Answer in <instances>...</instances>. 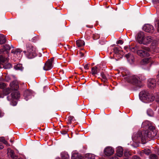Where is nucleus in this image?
Returning a JSON list of instances; mask_svg holds the SVG:
<instances>
[{
    "label": "nucleus",
    "mask_w": 159,
    "mask_h": 159,
    "mask_svg": "<svg viewBox=\"0 0 159 159\" xmlns=\"http://www.w3.org/2000/svg\"><path fill=\"white\" fill-rule=\"evenodd\" d=\"M2 142H3V143L6 144L7 146H9V145L7 142L4 140V138H3V140L2 141Z\"/></svg>",
    "instance_id": "obj_43"
},
{
    "label": "nucleus",
    "mask_w": 159,
    "mask_h": 159,
    "mask_svg": "<svg viewBox=\"0 0 159 159\" xmlns=\"http://www.w3.org/2000/svg\"><path fill=\"white\" fill-rule=\"evenodd\" d=\"M123 149L121 147H118L116 149V152L117 155L120 157L123 154Z\"/></svg>",
    "instance_id": "obj_15"
},
{
    "label": "nucleus",
    "mask_w": 159,
    "mask_h": 159,
    "mask_svg": "<svg viewBox=\"0 0 159 159\" xmlns=\"http://www.w3.org/2000/svg\"><path fill=\"white\" fill-rule=\"evenodd\" d=\"M80 54L81 57H83L84 54L81 52H80Z\"/></svg>",
    "instance_id": "obj_56"
},
{
    "label": "nucleus",
    "mask_w": 159,
    "mask_h": 159,
    "mask_svg": "<svg viewBox=\"0 0 159 159\" xmlns=\"http://www.w3.org/2000/svg\"><path fill=\"white\" fill-rule=\"evenodd\" d=\"M74 117L73 116H69L68 117V122L67 124H70L72 123V121L73 120Z\"/></svg>",
    "instance_id": "obj_31"
},
{
    "label": "nucleus",
    "mask_w": 159,
    "mask_h": 159,
    "mask_svg": "<svg viewBox=\"0 0 159 159\" xmlns=\"http://www.w3.org/2000/svg\"><path fill=\"white\" fill-rule=\"evenodd\" d=\"M21 52L20 49H17L14 51H11V53H13L15 56H17V57H19L20 55V53Z\"/></svg>",
    "instance_id": "obj_17"
},
{
    "label": "nucleus",
    "mask_w": 159,
    "mask_h": 159,
    "mask_svg": "<svg viewBox=\"0 0 159 159\" xmlns=\"http://www.w3.org/2000/svg\"><path fill=\"white\" fill-rule=\"evenodd\" d=\"M124 78L128 82L137 87L140 88L143 85V84L138 79H140V77H138L137 75L129 74L125 75Z\"/></svg>",
    "instance_id": "obj_2"
},
{
    "label": "nucleus",
    "mask_w": 159,
    "mask_h": 159,
    "mask_svg": "<svg viewBox=\"0 0 159 159\" xmlns=\"http://www.w3.org/2000/svg\"><path fill=\"white\" fill-rule=\"evenodd\" d=\"M155 26L157 28V31L159 32V20H157L155 22Z\"/></svg>",
    "instance_id": "obj_32"
},
{
    "label": "nucleus",
    "mask_w": 159,
    "mask_h": 159,
    "mask_svg": "<svg viewBox=\"0 0 159 159\" xmlns=\"http://www.w3.org/2000/svg\"><path fill=\"white\" fill-rule=\"evenodd\" d=\"M152 2L154 4L159 3V0H152Z\"/></svg>",
    "instance_id": "obj_49"
},
{
    "label": "nucleus",
    "mask_w": 159,
    "mask_h": 159,
    "mask_svg": "<svg viewBox=\"0 0 159 159\" xmlns=\"http://www.w3.org/2000/svg\"><path fill=\"white\" fill-rule=\"evenodd\" d=\"M125 57L126 58L128 59L130 57H132V55L129 53L125 55Z\"/></svg>",
    "instance_id": "obj_42"
},
{
    "label": "nucleus",
    "mask_w": 159,
    "mask_h": 159,
    "mask_svg": "<svg viewBox=\"0 0 159 159\" xmlns=\"http://www.w3.org/2000/svg\"><path fill=\"white\" fill-rule=\"evenodd\" d=\"M80 159L82 158V157L81 156H80Z\"/></svg>",
    "instance_id": "obj_61"
},
{
    "label": "nucleus",
    "mask_w": 159,
    "mask_h": 159,
    "mask_svg": "<svg viewBox=\"0 0 159 159\" xmlns=\"http://www.w3.org/2000/svg\"><path fill=\"white\" fill-rule=\"evenodd\" d=\"M113 51L115 53H119L120 50L119 49V48L118 47H116L114 48Z\"/></svg>",
    "instance_id": "obj_38"
},
{
    "label": "nucleus",
    "mask_w": 159,
    "mask_h": 159,
    "mask_svg": "<svg viewBox=\"0 0 159 159\" xmlns=\"http://www.w3.org/2000/svg\"><path fill=\"white\" fill-rule=\"evenodd\" d=\"M149 158L150 159H158V157L155 154H152L150 155Z\"/></svg>",
    "instance_id": "obj_29"
},
{
    "label": "nucleus",
    "mask_w": 159,
    "mask_h": 159,
    "mask_svg": "<svg viewBox=\"0 0 159 159\" xmlns=\"http://www.w3.org/2000/svg\"><path fill=\"white\" fill-rule=\"evenodd\" d=\"M8 153H9V155H10L11 157L13 159H16V157H15L14 153L13 151L12 150H10V152H9V150H8ZM18 159H23L22 158H19Z\"/></svg>",
    "instance_id": "obj_21"
},
{
    "label": "nucleus",
    "mask_w": 159,
    "mask_h": 159,
    "mask_svg": "<svg viewBox=\"0 0 159 159\" xmlns=\"http://www.w3.org/2000/svg\"><path fill=\"white\" fill-rule=\"evenodd\" d=\"M99 43L101 45H103L105 43V40H104L103 41H100L99 42Z\"/></svg>",
    "instance_id": "obj_52"
},
{
    "label": "nucleus",
    "mask_w": 159,
    "mask_h": 159,
    "mask_svg": "<svg viewBox=\"0 0 159 159\" xmlns=\"http://www.w3.org/2000/svg\"><path fill=\"white\" fill-rule=\"evenodd\" d=\"M157 98H156V101L157 102H158V103L159 104V95H158L157 96Z\"/></svg>",
    "instance_id": "obj_55"
},
{
    "label": "nucleus",
    "mask_w": 159,
    "mask_h": 159,
    "mask_svg": "<svg viewBox=\"0 0 159 159\" xmlns=\"http://www.w3.org/2000/svg\"><path fill=\"white\" fill-rule=\"evenodd\" d=\"M114 152V149L110 147L106 148L104 150V152L105 155L107 156H110L113 154Z\"/></svg>",
    "instance_id": "obj_9"
},
{
    "label": "nucleus",
    "mask_w": 159,
    "mask_h": 159,
    "mask_svg": "<svg viewBox=\"0 0 159 159\" xmlns=\"http://www.w3.org/2000/svg\"><path fill=\"white\" fill-rule=\"evenodd\" d=\"M3 137H0V142H2L3 140Z\"/></svg>",
    "instance_id": "obj_57"
},
{
    "label": "nucleus",
    "mask_w": 159,
    "mask_h": 159,
    "mask_svg": "<svg viewBox=\"0 0 159 159\" xmlns=\"http://www.w3.org/2000/svg\"><path fill=\"white\" fill-rule=\"evenodd\" d=\"M150 129L145 131H143V134L145 140H146L148 138L152 139L157 134V132L155 129L154 126H150Z\"/></svg>",
    "instance_id": "obj_4"
},
{
    "label": "nucleus",
    "mask_w": 159,
    "mask_h": 159,
    "mask_svg": "<svg viewBox=\"0 0 159 159\" xmlns=\"http://www.w3.org/2000/svg\"><path fill=\"white\" fill-rule=\"evenodd\" d=\"M101 75L102 78V80L103 81H105L107 80V78L106 76L105 75V74L104 73H101Z\"/></svg>",
    "instance_id": "obj_36"
},
{
    "label": "nucleus",
    "mask_w": 159,
    "mask_h": 159,
    "mask_svg": "<svg viewBox=\"0 0 159 159\" xmlns=\"http://www.w3.org/2000/svg\"><path fill=\"white\" fill-rule=\"evenodd\" d=\"M10 85L11 86V89H15V88L14 87L15 86V84L14 82H13L12 83H11L10 84Z\"/></svg>",
    "instance_id": "obj_41"
},
{
    "label": "nucleus",
    "mask_w": 159,
    "mask_h": 159,
    "mask_svg": "<svg viewBox=\"0 0 159 159\" xmlns=\"http://www.w3.org/2000/svg\"><path fill=\"white\" fill-rule=\"evenodd\" d=\"M3 49L4 50H3V51H7V52L8 51L10 50L11 48L9 45L6 44L3 46Z\"/></svg>",
    "instance_id": "obj_25"
},
{
    "label": "nucleus",
    "mask_w": 159,
    "mask_h": 159,
    "mask_svg": "<svg viewBox=\"0 0 159 159\" xmlns=\"http://www.w3.org/2000/svg\"><path fill=\"white\" fill-rule=\"evenodd\" d=\"M67 131L66 130H62L61 131L62 134L64 135L67 134Z\"/></svg>",
    "instance_id": "obj_46"
},
{
    "label": "nucleus",
    "mask_w": 159,
    "mask_h": 159,
    "mask_svg": "<svg viewBox=\"0 0 159 159\" xmlns=\"http://www.w3.org/2000/svg\"><path fill=\"white\" fill-rule=\"evenodd\" d=\"M144 37V34L143 33H140L138 34L137 39L139 43L142 44L141 42H143Z\"/></svg>",
    "instance_id": "obj_16"
},
{
    "label": "nucleus",
    "mask_w": 159,
    "mask_h": 159,
    "mask_svg": "<svg viewBox=\"0 0 159 159\" xmlns=\"http://www.w3.org/2000/svg\"><path fill=\"white\" fill-rule=\"evenodd\" d=\"M155 98V97L152 94L149 93L146 102H147L152 101L154 100Z\"/></svg>",
    "instance_id": "obj_20"
},
{
    "label": "nucleus",
    "mask_w": 159,
    "mask_h": 159,
    "mask_svg": "<svg viewBox=\"0 0 159 159\" xmlns=\"http://www.w3.org/2000/svg\"><path fill=\"white\" fill-rule=\"evenodd\" d=\"M149 93L145 91H141L139 94L140 99L144 102H147V100Z\"/></svg>",
    "instance_id": "obj_8"
},
{
    "label": "nucleus",
    "mask_w": 159,
    "mask_h": 159,
    "mask_svg": "<svg viewBox=\"0 0 159 159\" xmlns=\"http://www.w3.org/2000/svg\"><path fill=\"white\" fill-rule=\"evenodd\" d=\"M138 77H140V79H138L143 84V83L142 82V81L144 80H145V78L144 76L142 75H139Z\"/></svg>",
    "instance_id": "obj_35"
},
{
    "label": "nucleus",
    "mask_w": 159,
    "mask_h": 159,
    "mask_svg": "<svg viewBox=\"0 0 159 159\" xmlns=\"http://www.w3.org/2000/svg\"><path fill=\"white\" fill-rule=\"evenodd\" d=\"M132 139L133 141L135 143L139 142L141 140L142 143L144 144L147 142L144 138L143 131H139L134 133L132 136Z\"/></svg>",
    "instance_id": "obj_3"
},
{
    "label": "nucleus",
    "mask_w": 159,
    "mask_h": 159,
    "mask_svg": "<svg viewBox=\"0 0 159 159\" xmlns=\"http://www.w3.org/2000/svg\"><path fill=\"white\" fill-rule=\"evenodd\" d=\"M98 72L97 67L94 66L92 68L91 73L93 75H96Z\"/></svg>",
    "instance_id": "obj_22"
},
{
    "label": "nucleus",
    "mask_w": 159,
    "mask_h": 159,
    "mask_svg": "<svg viewBox=\"0 0 159 159\" xmlns=\"http://www.w3.org/2000/svg\"><path fill=\"white\" fill-rule=\"evenodd\" d=\"M157 80H158L157 82H158V83L159 84V71L158 72V74L157 75Z\"/></svg>",
    "instance_id": "obj_54"
},
{
    "label": "nucleus",
    "mask_w": 159,
    "mask_h": 159,
    "mask_svg": "<svg viewBox=\"0 0 159 159\" xmlns=\"http://www.w3.org/2000/svg\"><path fill=\"white\" fill-rule=\"evenodd\" d=\"M26 48L27 50L26 55L29 58H32L36 55V49L31 44L27 43L26 44Z\"/></svg>",
    "instance_id": "obj_5"
},
{
    "label": "nucleus",
    "mask_w": 159,
    "mask_h": 159,
    "mask_svg": "<svg viewBox=\"0 0 159 159\" xmlns=\"http://www.w3.org/2000/svg\"><path fill=\"white\" fill-rule=\"evenodd\" d=\"M15 68L16 70H22L23 69L22 65L21 64H19L15 66L14 67Z\"/></svg>",
    "instance_id": "obj_27"
},
{
    "label": "nucleus",
    "mask_w": 159,
    "mask_h": 159,
    "mask_svg": "<svg viewBox=\"0 0 159 159\" xmlns=\"http://www.w3.org/2000/svg\"><path fill=\"white\" fill-rule=\"evenodd\" d=\"M148 115L150 116H153V112L151 109H148L147 111Z\"/></svg>",
    "instance_id": "obj_30"
},
{
    "label": "nucleus",
    "mask_w": 159,
    "mask_h": 159,
    "mask_svg": "<svg viewBox=\"0 0 159 159\" xmlns=\"http://www.w3.org/2000/svg\"><path fill=\"white\" fill-rule=\"evenodd\" d=\"M11 99L10 98V97H7V98L9 101L11 100H13L14 99H17L20 97L19 93L17 91H16L12 93L11 94Z\"/></svg>",
    "instance_id": "obj_11"
},
{
    "label": "nucleus",
    "mask_w": 159,
    "mask_h": 159,
    "mask_svg": "<svg viewBox=\"0 0 159 159\" xmlns=\"http://www.w3.org/2000/svg\"><path fill=\"white\" fill-rule=\"evenodd\" d=\"M111 159H118V158L116 157H113Z\"/></svg>",
    "instance_id": "obj_60"
},
{
    "label": "nucleus",
    "mask_w": 159,
    "mask_h": 159,
    "mask_svg": "<svg viewBox=\"0 0 159 159\" xmlns=\"http://www.w3.org/2000/svg\"><path fill=\"white\" fill-rule=\"evenodd\" d=\"M143 29L145 32L150 33H153L155 31L154 27L149 24H145Z\"/></svg>",
    "instance_id": "obj_7"
},
{
    "label": "nucleus",
    "mask_w": 159,
    "mask_h": 159,
    "mask_svg": "<svg viewBox=\"0 0 159 159\" xmlns=\"http://www.w3.org/2000/svg\"><path fill=\"white\" fill-rule=\"evenodd\" d=\"M53 57L48 60L44 65L43 67V70H48L51 69L53 67Z\"/></svg>",
    "instance_id": "obj_6"
},
{
    "label": "nucleus",
    "mask_w": 159,
    "mask_h": 159,
    "mask_svg": "<svg viewBox=\"0 0 159 159\" xmlns=\"http://www.w3.org/2000/svg\"><path fill=\"white\" fill-rule=\"evenodd\" d=\"M152 40V39L151 37L150 36H147L145 37H144L143 42H141V43H142V44H147L151 42Z\"/></svg>",
    "instance_id": "obj_13"
},
{
    "label": "nucleus",
    "mask_w": 159,
    "mask_h": 159,
    "mask_svg": "<svg viewBox=\"0 0 159 159\" xmlns=\"http://www.w3.org/2000/svg\"><path fill=\"white\" fill-rule=\"evenodd\" d=\"M85 157L87 158L91 159H94L95 158L94 155L91 153H87L86 154Z\"/></svg>",
    "instance_id": "obj_23"
},
{
    "label": "nucleus",
    "mask_w": 159,
    "mask_h": 159,
    "mask_svg": "<svg viewBox=\"0 0 159 159\" xmlns=\"http://www.w3.org/2000/svg\"><path fill=\"white\" fill-rule=\"evenodd\" d=\"M26 51H24V53H26Z\"/></svg>",
    "instance_id": "obj_62"
},
{
    "label": "nucleus",
    "mask_w": 159,
    "mask_h": 159,
    "mask_svg": "<svg viewBox=\"0 0 159 159\" xmlns=\"http://www.w3.org/2000/svg\"><path fill=\"white\" fill-rule=\"evenodd\" d=\"M95 36L96 35H93V38L94 39L96 40L99 38V36L98 35H97V37H96Z\"/></svg>",
    "instance_id": "obj_51"
},
{
    "label": "nucleus",
    "mask_w": 159,
    "mask_h": 159,
    "mask_svg": "<svg viewBox=\"0 0 159 159\" xmlns=\"http://www.w3.org/2000/svg\"><path fill=\"white\" fill-rule=\"evenodd\" d=\"M62 159H69V156L67 154H65L64 156H62Z\"/></svg>",
    "instance_id": "obj_39"
},
{
    "label": "nucleus",
    "mask_w": 159,
    "mask_h": 159,
    "mask_svg": "<svg viewBox=\"0 0 159 159\" xmlns=\"http://www.w3.org/2000/svg\"><path fill=\"white\" fill-rule=\"evenodd\" d=\"M84 68L86 70H88L89 69V65L88 64H85L84 66Z\"/></svg>",
    "instance_id": "obj_48"
},
{
    "label": "nucleus",
    "mask_w": 159,
    "mask_h": 159,
    "mask_svg": "<svg viewBox=\"0 0 159 159\" xmlns=\"http://www.w3.org/2000/svg\"><path fill=\"white\" fill-rule=\"evenodd\" d=\"M6 41L5 36L3 34H0V44L4 43Z\"/></svg>",
    "instance_id": "obj_19"
},
{
    "label": "nucleus",
    "mask_w": 159,
    "mask_h": 159,
    "mask_svg": "<svg viewBox=\"0 0 159 159\" xmlns=\"http://www.w3.org/2000/svg\"><path fill=\"white\" fill-rule=\"evenodd\" d=\"M39 37L37 36H35V37H34L33 38H32L31 40V41L32 42H33L34 43L36 42V41L39 40Z\"/></svg>",
    "instance_id": "obj_33"
},
{
    "label": "nucleus",
    "mask_w": 159,
    "mask_h": 159,
    "mask_svg": "<svg viewBox=\"0 0 159 159\" xmlns=\"http://www.w3.org/2000/svg\"><path fill=\"white\" fill-rule=\"evenodd\" d=\"M132 159H140V158L136 156H135L133 157Z\"/></svg>",
    "instance_id": "obj_50"
},
{
    "label": "nucleus",
    "mask_w": 159,
    "mask_h": 159,
    "mask_svg": "<svg viewBox=\"0 0 159 159\" xmlns=\"http://www.w3.org/2000/svg\"><path fill=\"white\" fill-rule=\"evenodd\" d=\"M151 151L149 149H146L143 150V153L147 155H149V154L151 153Z\"/></svg>",
    "instance_id": "obj_28"
},
{
    "label": "nucleus",
    "mask_w": 159,
    "mask_h": 159,
    "mask_svg": "<svg viewBox=\"0 0 159 159\" xmlns=\"http://www.w3.org/2000/svg\"><path fill=\"white\" fill-rule=\"evenodd\" d=\"M129 154V152L127 151H125L124 153V155L125 156H128Z\"/></svg>",
    "instance_id": "obj_44"
},
{
    "label": "nucleus",
    "mask_w": 159,
    "mask_h": 159,
    "mask_svg": "<svg viewBox=\"0 0 159 159\" xmlns=\"http://www.w3.org/2000/svg\"><path fill=\"white\" fill-rule=\"evenodd\" d=\"M139 48L138 46H135L134 47H132L129 48L128 47H125L124 49L126 51L128 52V50H131L132 51L135 52L137 51V54L142 57H148L149 56L148 52L149 49L147 48H144L138 50Z\"/></svg>",
    "instance_id": "obj_1"
},
{
    "label": "nucleus",
    "mask_w": 159,
    "mask_h": 159,
    "mask_svg": "<svg viewBox=\"0 0 159 159\" xmlns=\"http://www.w3.org/2000/svg\"><path fill=\"white\" fill-rule=\"evenodd\" d=\"M24 99L26 101H27L29 99H30L32 98V93L30 91L26 90L24 92Z\"/></svg>",
    "instance_id": "obj_12"
},
{
    "label": "nucleus",
    "mask_w": 159,
    "mask_h": 159,
    "mask_svg": "<svg viewBox=\"0 0 159 159\" xmlns=\"http://www.w3.org/2000/svg\"><path fill=\"white\" fill-rule=\"evenodd\" d=\"M86 26L87 27H89V28H93V26H92H92H88V25H87Z\"/></svg>",
    "instance_id": "obj_58"
},
{
    "label": "nucleus",
    "mask_w": 159,
    "mask_h": 159,
    "mask_svg": "<svg viewBox=\"0 0 159 159\" xmlns=\"http://www.w3.org/2000/svg\"><path fill=\"white\" fill-rule=\"evenodd\" d=\"M142 126L143 127L145 128L146 129H150V127L153 126L152 125L150 122L148 121H145L142 123Z\"/></svg>",
    "instance_id": "obj_14"
},
{
    "label": "nucleus",
    "mask_w": 159,
    "mask_h": 159,
    "mask_svg": "<svg viewBox=\"0 0 159 159\" xmlns=\"http://www.w3.org/2000/svg\"><path fill=\"white\" fill-rule=\"evenodd\" d=\"M107 87L106 86L104 85H103L99 89L101 91H104L107 89Z\"/></svg>",
    "instance_id": "obj_37"
},
{
    "label": "nucleus",
    "mask_w": 159,
    "mask_h": 159,
    "mask_svg": "<svg viewBox=\"0 0 159 159\" xmlns=\"http://www.w3.org/2000/svg\"><path fill=\"white\" fill-rule=\"evenodd\" d=\"M76 154L75 153H73L72 154L71 156V159H75L76 158Z\"/></svg>",
    "instance_id": "obj_47"
},
{
    "label": "nucleus",
    "mask_w": 159,
    "mask_h": 159,
    "mask_svg": "<svg viewBox=\"0 0 159 159\" xmlns=\"http://www.w3.org/2000/svg\"><path fill=\"white\" fill-rule=\"evenodd\" d=\"M148 85L149 88L154 89L156 85L155 80L153 79H150L148 80Z\"/></svg>",
    "instance_id": "obj_10"
},
{
    "label": "nucleus",
    "mask_w": 159,
    "mask_h": 159,
    "mask_svg": "<svg viewBox=\"0 0 159 159\" xmlns=\"http://www.w3.org/2000/svg\"><path fill=\"white\" fill-rule=\"evenodd\" d=\"M2 116V113L1 112V111L0 110V117H1Z\"/></svg>",
    "instance_id": "obj_59"
},
{
    "label": "nucleus",
    "mask_w": 159,
    "mask_h": 159,
    "mask_svg": "<svg viewBox=\"0 0 159 159\" xmlns=\"http://www.w3.org/2000/svg\"><path fill=\"white\" fill-rule=\"evenodd\" d=\"M4 148V146L2 143H0V150Z\"/></svg>",
    "instance_id": "obj_53"
},
{
    "label": "nucleus",
    "mask_w": 159,
    "mask_h": 159,
    "mask_svg": "<svg viewBox=\"0 0 159 159\" xmlns=\"http://www.w3.org/2000/svg\"><path fill=\"white\" fill-rule=\"evenodd\" d=\"M10 92L11 89L9 88L5 89L3 90V93L5 95L9 94Z\"/></svg>",
    "instance_id": "obj_26"
},
{
    "label": "nucleus",
    "mask_w": 159,
    "mask_h": 159,
    "mask_svg": "<svg viewBox=\"0 0 159 159\" xmlns=\"http://www.w3.org/2000/svg\"><path fill=\"white\" fill-rule=\"evenodd\" d=\"M150 59L149 58L143 59L141 61V64L142 65H144L148 63Z\"/></svg>",
    "instance_id": "obj_24"
},
{
    "label": "nucleus",
    "mask_w": 159,
    "mask_h": 159,
    "mask_svg": "<svg viewBox=\"0 0 159 159\" xmlns=\"http://www.w3.org/2000/svg\"><path fill=\"white\" fill-rule=\"evenodd\" d=\"M76 45L78 47H81L84 46L85 43L84 41L82 40L79 39L76 41Z\"/></svg>",
    "instance_id": "obj_18"
},
{
    "label": "nucleus",
    "mask_w": 159,
    "mask_h": 159,
    "mask_svg": "<svg viewBox=\"0 0 159 159\" xmlns=\"http://www.w3.org/2000/svg\"><path fill=\"white\" fill-rule=\"evenodd\" d=\"M5 69H9L11 67V65L10 63H7L3 66Z\"/></svg>",
    "instance_id": "obj_34"
},
{
    "label": "nucleus",
    "mask_w": 159,
    "mask_h": 159,
    "mask_svg": "<svg viewBox=\"0 0 159 159\" xmlns=\"http://www.w3.org/2000/svg\"><path fill=\"white\" fill-rule=\"evenodd\" d=\"M6 87V84L4 83L0 84V88L1 89H4Z\"/></svg>",
    "instance_id": "obj_40"
},
{
    "label": "nucleus",
    "mask_w": 159,
    "mask_h": 159,
    "mask_svg": "<svg viewBox=\"0 0 159 159\" xmlns=\"http://www.w3.org/2000/svg\"><path fill=\"white\" fill-rule=\"evenodd\" d=\"M123 41H122V40H119L117 42H116V43L117 44H123Z\"/></svg>",
    "instance_id": "obj_45"
}]
</instances>
